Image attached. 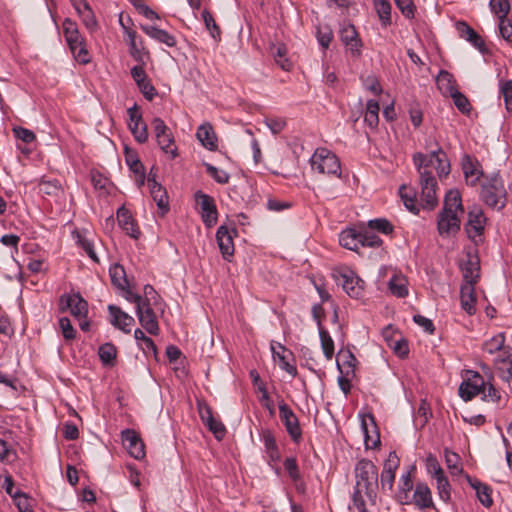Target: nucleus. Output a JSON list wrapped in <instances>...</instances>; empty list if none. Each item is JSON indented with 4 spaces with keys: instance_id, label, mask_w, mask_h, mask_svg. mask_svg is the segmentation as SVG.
Masks as SVG:
<instances>
[{
    "instance_id": "obj_1",
    "label": "nucleus",
    "mask_w": 512,
    "mask_h": 512,
    "mask_svg": "<svg viewBox=\"0 0 512 512\" xmlns=\"http://www.w3.org/2000/svg\"><path fill=\"white\" fill-rule=\"evenodd\" d=\"M413 162L420 176L421 203L424 207L433 209L438 203L437 181L433 171L435 170L440 178L450 173V164L446 153L441 148L427 155L416 153L413 156Z\"/></svg>"
},
{
    "instance_id": "obj_2",
    "label": "nucleus",
    "mask_w": 512,
    "mask_h": 512,
    "mask_svg": "<svg viewBox=\"0 0 512 512\" xmlns=\"http://www.w3.org/2000/svg\"><path fill=\"white\" fill-rule=\"evenodd\" d=\"M464 214L462 199L458 190H450L439 213L437 228L440 236H454L460 230L461 217Z\"/></svg>"
},
{
    "instance_id": "obj_3",
    "label": "nucleus",
    "mask_w": 512,
    "mask_h": 512,
    "mask_svg": "<svg viewBox=\"0 0 512 512\" xmlns=\"http://www.w3.org/2000/svg\"><path fill=\"white\" fill-rule=\"evenodd\" d=\"M480 197L488 207L497 211L502 210L507 203V191L503 180L498 175L487 179L482 184Z\"/></svg>"
},
{
    "instance_id": "obj_4",
    "label": "nucleus",
    "mask_w": 512,
    "mask_h": 512,
    "mask_svg": "<svg viewBox=\"0 0 512 512\" xmlns=\"http://www.w3.org/2000/svg\"><path fill=\"white\" fill-rule=\"evenodd\" d=\"M311 169L319 174L341 177V164L338 157L327 148H317L310 158Z\"/></svg>"
},
{
    "instance_id": "obj_5",
    "label": "nucleus",
    "mask_w": 512,
    "mask_h": 512,
    "mask_svg": "<svg viewBox=\"0 0 512 512\" xmlns=\"http://www.w3.org/2000/svg\"><path fill=\"white\" fill-rule=\"evenodd\" d=\"M332 277L338 285L352 298L359 299L364 293V281L348 267L335 268Z\"/></svg>"
},
{
    "instance_id": "obj_6",
    "label": "nucleus",
    "mask_w": 512,
    "mask_h": 512,
    "mask_svg": "<svg viewBox=\"0 0 512 512\" xmlns=\"http://www.w3.org/2000/svg\"><path fill=\"white\" fill-rule=\"evenodd\" d=\"M356 485L365 489L366 496L374 501L373 486L377 483L378 470L372 461L362 459L355 466Z\"/></svg>"
},
{
    "instance_id": "obj_7",
    "label": "nucleus",
    "mask_w": 512,
    "mask_h": 512,
    "mask_svg": "<svg viewBox=\"0 0 512 512\" xmlns=\"http://www.w3.org/2000/svg\"><path fill=\"white\" fill-rule=\"evenodd\" d=\"M151 126L160 149L171 159L176 158L178 156V151L174 142L173 134L169 127L159 117H155L152 120Z\"/></svg>"
},
{
    "instance_id": "obj_8",
    "label": "nucleus",
    "mask_w": 512,
    "mask_h": 512,
    "mask_svg": "<svg viewBox=\"0 0 512 512\" xmlns=\"http://www.w3.org/2000/svg\"><path fill=\"white\" fill-rule=\"evenodd\" d=\"M462 377L463 381L459 386V396L464 401H470L483 392L484 379L478 372L466 370Z\"/></svg>"
},
{
    "instance_id": "obj_9",
    "label": "nucleus",
    "mask_w": 512,
    "mask_h": 512,
    "mask_svg": "<svg viewBox=\"0 0 512 512\" xmlns=\"http://www.w3.org/2000/svg\"><path fill=\"white\" fill-rule=\"evenodd\" d=\"M195 197H196V202L201 210V217H202L203 223L207 227L214 226L218 219V212H217V208H216L214 199L211 196L204 194L201 191H198L195 194Z\"/></svg>"
},
{
    "instance_id": "obj_10",
    "label": "nucleus",
    "mask_w": 512,
    "mask_h": 512,
    "mask_svg": "<svg viewBox=\"0 0 512 512\" xmlns=\"http://www.w3.org/2000/svg\"><path fill=\"white\" fill-rule=\"evenodd\" d=\"M279 416L292 440L296 443L300 442L302 431L298 418L292 409L283 401L279 403Z\"/></svg>"
},
{
    "instance_id": "obj_11",
    "label": "nucleus",
    "mask_w": 512,
    "mask_h": 512,
    "mask_svg": "<svg viewBox=\"0 0 512 512\" xmlns=\"http://www.w3.org/2000/svg\"><path fill=\"white\" fill-rule=\"evenodd\" d=\"M136 313L139 323L146 330V332L151 335H158L159 325L156 314L151 307V303L146 301L144 303H139L138 307H136Z\"/></svg>"
},
{
    "instance_id": "obj_12",
    "label": "nucleus",
    "mask_w": 512,
    "mask_h": 512,
    "mask_svg": "<svg viewBox=\"0 0 512 512\" xmlns=\"http://www.w3.org/2000/svg\"><path fill=\"white\" fill-rule=\"evenodd\" d=\"M62 310L68 308L70 313L78 320L86 318L88 313V304L80 294L63 295L60 298Z\"/></svg>"
},
{
    "instance_id": "obj_13",
    "label": "nucleus",
    "mask_w": 512,
    "mask_h": 512,
    "mask_svg": "<svg viewBox=\"0 0 512 512\" xmlns=\"http://www.w3.org/2000/svg\"><path fill=\"white\" fill-rule=\"evenodd\" d=\"M122 442L128 453L135 459H143L145 457V445L139 435L132 429L123 430Z\"/></svg>"
},
{
    "instance_id": "obj_14",
    "label": "nucleus",
    "mask_w": 512,
    "mask_h": 512,
    "mask_svg": "<svg viewBox=\"0 0 512 512\" xmlns=\"http://www.w3.org/2000/svg\"><path fill=\"white\" fill-rule=\"evenodd\" d=\"M129 129L139 143H145L148 140L147 126L142 120L141 113L137 106L128 109Z\"/></svg>"
},
{
    "instance_id": "obj_15",
    "label": "nucleus",
    "mask_w": 512,
    "mask_h": 512,
    "mask_svg": "<svg viewBox=\"0 0 512 512\" xmlns=\"http://www.w3.org/2000/svg\"><path fill=\"white\" fill-rule=\"evenodd\" d=\"M399 458L395 452H391L384 463L381 473V488L383 491H392L395 481V472L399 467Z\"/></svg>"
},
{
    "instance_id": "obj_16",
    "label": "nucleus",
    "mask_w": 512,
    "mask_h": 512,
    "mask_svg": "<svg viewBox=\"0 0 512 512\" xmlns=\"http://www.w3.org/2000/svg\"><path fill=\"white\" fill-rule=\"evenodd\" d=\"M233 233H235V230H229L226 226H220L216 232L219 249L223 258L228 261L234 254Z\"/></svg>"
},
{
    "instance_id": "obj_17",
    "label": "nucleus",
    "mask_w": 512,
    "mask_h": 512,
    "mask_svg": "<svg viewBox=\"0 0 512 512\" xmlns=\"http://www.w3.org/2000/svg\"><path fill=\"white\" fill-rule=\"evenodd\" d=\"M108 311L110 313V323L123 331L124 333H130L131 327L133 326L135 320L132 316L121 310L119 307L115 305H109Z\"/></svg>"
},
{
    "instance_id": "obj_18",
    "label": "nucleus",
    "mask_w": 512,
    "mask_h": 512,
    "mask_svg": "<svg viewBox=\"0 0 512 512\" xmlns=\"http://www.w3.org/2000/svg\"><path fill=\"white\" fill-rule=\"evenodd\" d=\"M455 26L462 39L471 43L481 53H485L487 51L483 38L466 22L458 21Z\"/></svg>"
},
{
    "instance_id": "obj_19",
    "label": "nucleus",
    "mask_w": 512,
    "mask_h": 512,
    "mask_svg": "<svg viewBox=\"0 0 512 512\" xmlns=\"http://www.w3.org/2000/svg\"><path fill=\"white\" fill-rule=\"evenodd\" d=\"M340 37L352 55L359 56L361 54L362 42L353 25L344 26L340 31Z\"/></svg>"
},
{
    "instance_id": "obj_20",
    "label": "nucleus",
    "mask_w": 512,
    "mask_h": 512,
    "mask_svg": "<svg viewBox=\"0 0 512 512\" xmlns=\"http://www.w3.org/2000/svg\"><path fill=\"white\" fill-rule=\"evenodd\" d=\"M412 504L420 510L433 507V500L430 488L425 483H417L411 496Z\"/></svg>"
},
{
    "instance_id": "obj_21",
    "label": "nucleus",
    "mask_w": 512,
    "mask_h": 512,
    "mask_svg": "<svg viewBox=\"0 0 512 512\" xmlns=\"http://www.w3.org/2000/svg\"><path fill=\"white\" fill-rule=\"evenodd\" d=\"M463 276L462 284L476 285L480 279V265L477 257L468 255V259L461 265Z\"/></svg>"
},
{
    "instance_id": "obj_22",
    "label": "nucleus",
    "mask_w": 512,
    "mask_h": 512,
    "mask_svg": "<svg viewBox=\"0 0 512 512\" xmlns=\"http://www.w3.org/2000/svg\"><path fill=\"white\" fill-rule=\"evenodd\" d=\"M486 217L479 207H474L468 213L467 232L469 236H479L484 230Z\"/></svg>"
},
{
    "instance_id": "obj_23",
    "label": "nucleus",
    "mask_w": 512,
    "mask_h": 512,
    "mask_svg": "<svg viewBox=\"0 0 512 512\" xmlns=\"http://www.w3.org/2000/svg\"><path fill=\"white\" fill-rule=\"evenodd\" d=\"M196 137L206 149L210 151L217 149V135L210 123L201 124L197 129Z\"/></svg>"
},
{
    "instance_id": "obj_24",
    "label": "nucleus",
    "mask_w": 512,
    "mask_h": 512,
    "mask_svg": "<svg viewBox=\"0 0 512 512\" xmlns=\"http://www.w3.org/2000/svg\"><path fill=\"white\" fill-rule=\"evenodd\" d=\"M147 182L150 187V194L157 203L158 208L166 212L168 210V195L165 188L155 180L152 172L149 173Z\"/></svg>"
},
{
    "instance_id": "obj_25",
    "label": "nucleus",
    "mask_w": 512,
    "mask_h": 512,
    "mask_svg": "<svg viewBox=\"0 0 512 512\" xmlns=\"http://www.w3.org/2000/svg\"><path fill=\"white\" fill-rule=\"evenodd\" d=\"M460 302L462 309L466 311L469 315H473L476 312L477 297L475 294V285H461Z\"/></svg>"
},
{
    "instance_id": "obj_26",
    "label": "nucleus",
    "mask_w": 512,
    "mask_h": 512,
    "mask_svg": "<svg viewBox=\"0 0 512 512\" xmlns=\"http://www.w3.org/2000/svg\"><path fill=\"white\" fill-rule=\"evenodd\" d=\"M117 220L119 226L126 231V233L134 239L139 237V229L135 224V221L129 212L124 206L120 207L117 210Z\"/></svg>"
},
{
    "instance_id": "obj_27",
    "label": "nucleus",
    "mask_w": 512,
    "mask_h": 512,
    "mask_svg": "<svg viewBox=\"0 0 512 512\" xmlns=\"http://www.w3.org/2000/svg\"><path fill=\"white\" fill-rule=\"evenodd\" d=\"M462 170L468 184L475 185L482 174L478 161L469 155L462 159Z\"/></svg>"
},
{
    "instance_id": "obj_28",
    "label": "nucleus",
    "mask_w": 512,
    "mask_h": 512,
    "mask_svg": "<svg viewBox=\"0 0 512 512\" xmlns=\"http://www.w3.org/2000/svg\"><path fill=\"white\" fill-rule=\"evenodd\" d=\"M141 29L146 35L160 43L166 44L168 47L176 45L175 37L165 30L152 25H142Z\"/></svg>"
},
{
    "instance_id": "obj_29",
    "label": "nucleus",
    "mask_w": 512,
    "mask_h": 512,
    "mask_svg": "<svg viewBox=\"0 0 512 512\" xmlns=\"http://www.w3.org/2000/svg\"><path fill=\"white\" fill-rule=\"evenodd\" d=\"M413 489V482L409 472L403 474L399 480L397 500L402 505L412 504L410 492Z\"/></svg>"
},
{
    "instance_id": "obj_30",
    "label": "nucleus",
    "mask_w": 512,
    "mask_h": 512,
    "mask_svg": "<svg viewBox=\"0 0 512 512\" xmlns=\"http://www.w3.org/2000/svg\"><path fill=\"white\" fill-rule=\"evenodd\" d=\"M271 350L273 353V357L279 360V366L281 369L285 370L291 376L295 377L297 375V368L294 365H291L286 358V348L280 343H271Z\"/></svg>"
},
{
    "instance_id": "obj_31",
    "label": "nucleus",
    "mask_w": 512,
    "mask_h": 512,
    "mask_svg": "<svg viewBox=\"0 0 512 512\" xmlns=\"http://www.w3.org/2000/svg\"><path fill=\"white\" fill-rule=\"evenodd\" d=\"M339 243L342 247L357 251L361 246V232L355 229H346L339 235Z\"/></svg>"
},
{
    "instance_id": "obj_32",
    "label": "nucleus",
    "mask_w": 512,
    "mask_h": 512,
    "mask_svg": "<svg viewBox=\"0 0 512 512\" xmlns=\"http://www.w3.org/2000/svg\"><path fill=\"white\" fill-rule=\"evenodd\" d=\"M270 53L281 69L289 71L292 68V63L287 58V48L284 44H272L270 46Z\"/></svg>"
},
{
    "instance_id": "obj_33",
    "label": "nucleus",
    "mask_w": 512,
    "mask_h": 512,
    "mask_svg": "<svg viewBox=\"0 0 512 512\" xmlns=\"http://www.w3.org/2000/svg\"><path fill=\"white\" fill-rule=\"evenodd\" d=\"M388 288L391 294L403 298L408 295V281L401 274H394L388 282Z\"/></svg>"
},
{
    "instance_id": "obj_34",
    "label": "nucleus",
    "mask_w": 512,
    "mask_h": 512,
    "mask_svg": "<svg viewBox=\"0 0 512 512\" xmlns=\"http://www.w3.org/2000/svg\"><path fill=\"white\" fill-rule=\"evenodd\" d=\"M436 83L440 91L445 95H451L457 91L456 81L453 75L446 70L439 72Z\"/></svg>"
},
{
    "instance_id": "obj_35",
    "label": "nucleus",
    "mask_w": 512,
    "mask_h": 512,
    "mask_svg": "<svg viewBox=\"0 0 512 512\" xmlns=\"http://www.w3.org/2000/svg\"><path fill=\"white\" fill-rule=\"evenodd\" d=\"M261 438L265 447V452L269 459L273 462L279 461L280 452L273 434L269 430H265L262 432Z\"/></svg>"
},
{
    "instance_id": "obj_36",
    "label": "nucleus",
    "mask_w": 512,
    "mask_h": 512,
    "mask_svg": "<svg viewBox=\"0 0 512 512\" xmlns=\"http://www.w3.org/2000/svg\"><path fill=\"white\" fill-rule=\"evenodd\" d=\"M471 487L476 491V495L481 504L485 507H490L493 504L491 497V489L478 480L469 479Z\"/></svg>"
},
{
    "instance_id": "obj_37",
    "label": "nucleus",
    "mask_w": 512,
    "mask_h": 512,
    "mask_svg": "<svg viewBox=\"0 0 512 512\" xmlns=\"http://www.w3.org/2000/svg\"><path fill=\"white\" fill-rule=\"evenodd\" d=\"M39 192L55 198H59L64 193L61 184L57 180H42L39 183Z\"/></svg>"
},
{
    "instance_id": "obj_38",
    "label": "nucleus",
    "mask_w": 512,
    "mask_h": 512,
    "mask_svg": "<svg viewBox=\"0 0 512 512\" xmlns=\"http://www.w3.org/2000/svg\"><path fill=\"white\" fill-rule=\"evenodd\" d=\"M109 274L114 286L120 290H125L128 287V280L123 266L115 264L110 267Z\"/></svg>"
},
{
    "instance_id": "obj_39",
    "label": "nucleus",
    "mask_w": 512,
    "mask_h": 512,
    "mask_svg": "<svg viewBox=\"0 0 512 512\" xmlns=\"http://www.w3.org/2000/svg\"><path fill=\"white\" fill-rule=\"evenodd\" d=\"M136 32L133 30H127V37L129 38V47L131 56L139 63L144 64L145 57L148 56V52L144 48L139 47L136 43Z\"/></svg>"
},
{
    "instance_id": "obj_40",
    "label": "nucleus",
    "mask_w": 512,
    "mask_h": 512,
    "mask_svg": "<svg viewBox=\"0 0 512 512\" xmlns=\"http://www.w3.org/2000/svg\"><path fill=\"white\" fill-rule=\"evenodd\" d=\"M379 103L375 100H369L366 104L364 121L371 128H376L379 122Z\"/></svg>"
},
{
    "instance_id": "obj_41",
    "label": "nucleus",
    "mask_w": 512,
    "mask_h": 512,
    "mask_svg": "<svg viewBox=\"0 0 512 512\" xmlns=\"http://www.w3.org/2000/svg\"><path fill=\"white\" fill-rule=\"evenodd\" d=\"M505 343V335L503 333H499L488 339L483 343V351L488 354H494L500 352L504 348Z\"/></svg>"
},
{
    "instance_id": "obj_42",
    "label": "nucleus",
    "mask_w": 512,
    "mask_h": 512,
    "mask_svg": "<svg viewBox=\"0 0 512 512\" xmlns=\"http://www.w3.org/2000/svg\"><path fill=\"white\" fill-rule=\"evenodd\" d=\"M72 235L77 244L87 253V255L93 261L98 262V257L94 251L93 243L78 230L73 231Z\"/></svg>"
},
{
    "instance_id": "obj_43",
    "label": "nucleus",
    "mask_w": 512,
    "mask_h": 512,
    "mask_svg": "<svg viewBox=\"0 0 512 512\" xmlns=\"http://www.w3.org/2000/svg\"><path fill=\"white\" fill-rule=\"evenodd\" d=\"M319 336L321 341V347L325 357L330 360L334 354V342L327 330L322 326L319 329Z\"/></svg>"
},
{
    "instance_id": "obj_44",
    "label": "nucleus",
    "mask_w": 512,
    "mask_h": 512,
    "mask_svg": "<svg viewBox=\"0 0 512 512\" xmlns=\"http://www.w3.org/2000/svg\"><path fill=\"white\" fill-rule=\"evenodd\" d=\"M126 162L136 175L139 176L137 182L139 186H142L145 181L144 166L141 161L134 155L126 154Z\"/></svg>"
},
{
    "instance_id": "obj_45",
    "label": "nucleus",
    "mask_w": 512,
    "mask_h": 512,
    "mask_svg": "<svg viewBox=\"0 0 512 512\" xmlns=\"http://www.w3.org/2000/svg\"><path fill=\"white\" fill-rule=\"evenodd\" d=\"M489 7L498 19H506L510 12L509 0H490Z\"/></svg>"
},
{
    "instance_id": "obj_46",
    "label": "nucleus",
    "mask_w": 512,
    "mask_h": 512,
    "mask_svg": "<svg viewBox=\"0 0 512 512\" xmlns=\"http://www.w3.org/2000/svg\"><path fill=\"white\" fill-rule=\"evenodd\" d=\"M376 12L383 25L391 23V5L387 0H378L375 2Z\"/></svg>"
},
{
    "instance_id": "obj_47",
    "label": "nucleus",
    "mask_w": 512,
    "mask_h": 512,
    "mask_svg": "<svg viewBox=\"0 0 512 512\" xmlns=\"http://www.w3.org/2000/svg\"><path fill=\"white\" fill-rule=\"evenodd\" d=\"M494 363H495L496 369L500 373V376L504 380L508 381V380L512 379V359H510L508 357L507 358L497 357L494 360Z\"/></svg>"
},
{
    "instance_id": "obj_48",
    "label": "nucleus",
    "mask_w": 512,
    "mask_h": 512,
    "mask_svg": "<svg viewBox=\"0 0 512 512\" xmlns=\"http://www.w3.org/2000/svg\"><path fill=\"white\" fill-rule=\"evenodd\" d=\"M399 194H400L401 199L404 202L405 207L408 210H410L414 213H417L418 209L416 207V195H415L414 191L411 188L402 186L399 189Z\"/></svg>"
},
{
    "instance_id": "obj_49",
    "label": "nucleus",
    "mask_w": 512,
    "mask_h": 512,
    "mask_svg": "<svg viewBox=\"0 0 512 512\" xmlns=\"http://www.w3.org/2000/svg\"><path fill=\"white\" fill-rule=\"evenodd\" d=\"M202 18L205 23V26L207 30L210 32V35L214 40H220L221 37V30L219 26L217 25L213 15L208 11L204 10L202 12Z\"/></svg>"
},
{
    "instance_id": "obj_50",
    "label": "nucleus",
    "mask_w": 512,
    "mask_h": 512,
    "mask_svg": "<svg viewBox=\"0 0 512 512\" xmlns=\"http://www.w3.org/2000/svg\"><path fill=\"white\" fill-rule=\"evenodd\" d=\"M81 17L83 24L90 32H95L98 28V22L90 6H85L81 12L78 13Z\"/></svg>"
},
{
    "instance_id": "obj_51",
    "label": "nucleus",
    "mask_w": 512,
    "mask_h": 512,
    "mask_svg": "<svg viewBox=\"0 0 512 512\" xmlns=\"http://www.w3.org/2000/svg\"><path fill=\"white\" fill-rule=\"evenodd\" d=\"M437 483V490L440 499L445 502H448L451 498V487L449 481L445 474H442L436 478H434Z\"/></svg>"
},
{
    "instance_id": "obj_52",
    "label": "nucleus",
    "mask_w": 512,
    "mask_h": 512,
    "mask_svg": "<svg viewBox=\"0 0 512 512\" xmlns=\"http://www.w3.org/2000/svg\"><path fill=\"white\" fill-rule=\"evenodd\" d=\"M316 37L323 49H327L331 43V40L333 38L332 30L329 26H318Z\"/></svg>"
},
{
    "instance_id": "obj_53",
    "label": "nucleus",
    "mask_w": 512,
    "mask_h": 512,
    "mask_svg": "<svg viewBox=\"0 0 512 512\" xmlns=\"http://www.w3.org/2000/svg\"><path fill=\"white\" fill-rule=\"evenodd\" d=\"M205 168L207 173L219 184H227L230 180V175L222 170L218 169L217 167L206 163Z\"/></svg>"
},
{
    "instance_id": "obj_54",
    "label": "nucleus",
    "mask_w": 512,
    "mask_h": 512,
    "mask_svg": "<svg viewBox=\"0 0 512 512\" xmlns=\"http://www.w3.org/2000/svg\"><path fill=\"white\" fill-rule=\"evenodd\" d=\"M457 109L463 114H469L471 111V105L469 100L460 93L458 90L450 95Z\"/></svg>"
},
{
    "instance_id": "obj_55",
    "label": "nucleus",
    "mask_w": 512,
    "mask_h": 512,
    "mask_svg": "<svg viewBox=\"0 0 512 512\" xmlns=\"http://www.w3.org/2000/svg\"><path fill=\"white\" fill-rule=\"evenodd\" d=\"M99 357L104 364H111L116 358V348L110 343H105L99 348Z\"/></svg>"
},
{
    "instance_id": "obj_56",
    "label": "nucleus",
    "mask_w": 512,
    "mask_h": 512,
    "mask_svg": "<svg viewBox=\"0 0 512 512\" xmlns=\"http://www.w3.org/2000/svg\"><path fill=\"white\" fill-rule=\"evenodd\" d=\"M445 462L453 474H460L462 472L458 454L445 450Z\"/></svg>"
},
{
    "instance_id": "obj_57",
    "label": "nucleus",
    "mask_w": 512,
    "mask_h": 512,
    "mask_svg": "<svg viewBox=\"0 0 512 512\" xmlns=\"http://www.w3.org/2000/svg\"><path fill=\"white\" fill-rule=\"evenodd\" d=\"M425 464L427 472L431 475V477L436 478L444 474L443 469L441 468L437 458L434 455L429 454L426 458Z\"/></svg>"
},
{
    "instance_id": "obj_58",
    "label": "nucleus",
    "mask_w": 512,
    "mask_h": 512,
    "mask_svg": "<svg viewBox=\"0 0 512 512\" xmlns=\"http://www.w3.org/2000/svg\"><path fill=\"white\" fill-rule=\"evenodd\" d=\"M500 92L507 111H512V80L502 81L500 83Z\"/></svg>"
},
{
    "instance_id": "obj_59",
    "label": "nucleus",
    "mask_w": 512,
    "mask_h": 512,
    "mask_svg": "<svg viewBox=\"0 0 512 512\" xmlns=\"http://www.w3.org/2000/svg\"><path fill=\"white\" fill-rule=\"evenodd\" d=\"M365 489L360 486H355L353 495H352V501L353 506L359 511V512H367L365 509V500H364Z\"/></svg>"
},
{
    "instance_id": "obj_60",
    "label": "nucleus",
    "mask_w": 512,
    "mask_h": 512,
    "mask_svg": "<svg viewBox=\"0 0 512 512\" xmlns=\"http://www.w3.org/2000/svg\"><path fill=\"white\" fill-rule=\"evenodd\" d=\"M382 240L374 232L365 230L361 232V246L378 247Z\"/></svg>"
},
{
    "instance_id": "obj_61",
    "label": "nucleus",
    "mask_w": 512,
    "mask_h": 512,
    "mask_svg": "<svg viewBox=\"0 0 512 512\" xmlns=\"http://www.w3.org/2000/svg\"><path fill=\"white\" fill-rule=\"evenodd\" d=\"M480 394L484 400L492 402H498L501 397L500 392L489 382H484V389Z\"/></svg>"
},
{
    "instance_id": "obj_62",
    "label": "nucleus",
    "mask_w": 512,
    "mask_h": 512,
    "mask_svg": "<svg viewBox=\"0 0 512 512\" xmlns=\"http://www.w3.org/2000/svg\"><path fill=\"white\" fill-rule=\"evenodd\" d=\"M284 468L287 471L291 480H299L301 475H300V472L298 469L296 458H294V457L286 458L284 461Z\"/></svg>"
},
{
    "instance_id": "obj_63",
    "label": "nucleus",
    "mask_w": 512,
    "mask_h": 512,
    "mask_svg": "<svg viewBox=\"0 0 512 512\" xmlns=\"http://www.w3.org/2000/svg\"><path fill=\"white\" fill-rule=\"evenodd\" d=\"M205 425L218 440H221L225 436L226 429L220 420L213 418L208 424Z\"/></svg>"
},
{
    "instance_id": "obj_64",
    "label": "nucleus",
    "mask_w": 512,
    "mask_h": 512,
    "mask_svg": "<svg viewBox=\"0 0 512 512\" xmlns=\"http://www.w3.org/2000/svg\"><path fill=\"white\" fill-rule=\"evenodd\" d=\"M499 33L506 42L512 44V23L508 18L499 20Z\"/></svg>"
}]
</instances>
